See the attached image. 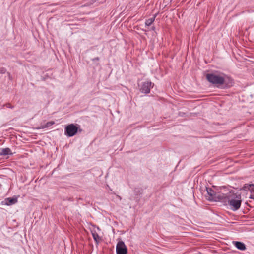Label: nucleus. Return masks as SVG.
Instances as JSON below:
<instances>
[{"label": "nucleus", "mask_w": 254, "mask_h": 254, "mask_svg": "<svg viewBox=\"0 0 254 254\" xmlns=\"http://www.w3.org/2000/svg\"><path fill=\"white\" fill-rule=\"evenodd\" d=\"M95 241H96V243H98L100 241V240H101V239H94Z\"/></svg>", "instance_id": "obj_18"}, {"label": "nucleus", "mask_w": 254, "mask_h": 254, "mask_svg": "<svg viewBox=\"0 0 254 254\" xmlns=\"http://www.w3.org/2000/svg\"><path fill=\"white\" fill-rule=\"evenodd\" d=\"M224 74H216L215 73H207L206 75L207 80L212 84L221 85L224 83Z\"/></svg>", "instance_id": "obj_2"}, {"label": "nucleus", "mask_w": 254, "mask_h": 254, "mask_svg": "<svg viewBox=\"0 0 254 254\" xmlns=\"http://www.w3.org/2000/svg\"><path fill=\"white\" fill-rule=\"evenodd\" d=\"M233 243L236 247L240 250L244 251L246 249L245 244L241 242L233 241Z\"/></svg>", "instance_id": "obj_7"}, {"label": "nucleus", "mask_w": 254, "mask_h": 254, "mask_svg": "<svg viewBox=\"0 0 254 254\" xmlns=\"http://www.w3.org/2000/svg\"><path fill=\"white\" fill-rule=\"evenodd\" d=\"M54 124H55V122L54 121L48 122L45 124L44 127H49L50 126L54 125Z\"/></svg>", "instance_id": "obj_12"}, {"label": "nucleus", "mask_w": 254, "mask_h": 254, "mask_svg": "<svg viewBox=\"0 0 254 254\" xmlns=\"http://www.w3.org/2000/svg\"><path fill=\"white\" fill-rule=\"evenodd\" d=\"M254 187V184H245L244 186V188L245 189H248V188L249 187Z\"/></svg>", "instance_id": "obj_13"}, {"label": "nucleus", "mask_w": 254, "mask_h": 254, "mask_svg": "<svg viewBox=\"0 0 254 254\" xmlns=\"http://www.w3.org/2000/svg\"><path fill=\"white\" fill-rule=\"evenodd\" d=\"M250 199H252L254 200V195H251L250 197Z\"/></svg>", "instance_id": "obj_19"}, {"label": "nucleus", "mask_w": 254, "mask_h": 254, "mask_svg": "<svg viewBox=\"0 0 254 254\" xmlns=\"http://www.w3.org/2000/svg\"><path fill=\"white\" fill-rule=\"evenodd\" d=\"M154 29H155V27H153L152 28V30H154Z\"/></svg>", "instance_id": "obj_20"}, {"label": "nucleus", "mask_w": 254, "mask_h": 254, "mask_svg": "<svg viewBox=\"0 0 254 254\" xmlns=\"http://www.w3.org/2000/svg\"><path fill=\"white\" fill-rule=\"evenodd\" d=\"M155 17L156 16H154L153 17L146 20L145 21V25L147 26L151 25V24L154 21Z\"/></svg>", "instance_id": "obj_10"}, {"label": "nucleus", "mask_w": 254, "mask_h": 254, "mask_svg": "<svg viewBox=\"0 0 254 254\" xmlns=\"http://www.w3.org/2000/svg\"><path fill=\"white\" fill-rule=\"evenodd\" d=\"M12 154L11 149L9 148H3L0 152V155H11Z\"/></svg>", "instance_id": "obj_9"}, {"label": "nucleus", "mask_w": 254, "mask_h": 254, "mask_svg": "<svg viewBox=\"0 0 254 254\" xmlns=\"http://www.w3.org/2000/svg\"><path fill=\"white\" fill-rule=\"evenodd\" d=\"M248 190L252 192H254V187H249Z\"/></svg>", "instance_id": "obj_16"}, {"label": "nucleus", "mask_w": 254, "mask_h": 254, "mask_svg": "<svg viewBox=\"0 0 254 254\" xmlns=\"http://www.w3.org/2000/svg\"><path fill=\"white\" fill-rule=\"evenodd\" d=\"M117 254H127V249L124 242L120 241L116 245Z\"/></svg>", "instance_id": "obj_5"}, {"label": "nucleus", "mask_w": 254, "mask_h": 254, "mask_svg": "<svg viewBox=\"0 0 254 254\" xmlns=\"http://www.w3.org/2000/svg\"><path fill=\"white\" fill-rule=\"evenodd\" d=\"M5 106L7 107V108H13V106L12 105H11L10 103H7L5 105Z\"/></svg>", "instance_id": "obj_15"}, {"label": "nucleus", "mask_w": 254, "mask_h": 254, "mask_svg": "<svg viewBox=\"0 0 254 254\" xmlns=\"http://www.w3.org/2000/svg\"><path fill=\"white\" fill-rule=\"evenodd\" d=\"M152 82L150 81H145L142 83L140 88V91L144 94H148L150 92Z\"/></svg>", "instance_id": "obj_6"}, {"label": "nucleus", "mask_w": 254, "mask_h": 254, "mask_svg": "<svg viewBox=\"0 0 254 254\" xmlns=\"http://www.w3.org/2000/svg\"><path fill=\"white\" fill-rule=\"evenodd\" d=\"M100 60L99 58V57H96L94 59H92V61H99Z\"/></svg>", "instance_id": "obj_17"}, {"label": "nucleus", "mask_w": 254, "mask_h": 254, "mask_svg": "<svg viewBox=\"0 0 254 254\" xmlns=\"http://www.w3.org/2000/svg\"><path fill=\"white\" fill-rule=\"evenodd\" d=\"M224 198L221 202L228 203L233 211L238 210L241 207L242 203L241 196L240 194H237L231 191L224 194Z\"/></svg>", "instance_id": "obj_1"}, {"label": "nucleus", "mask_w": 254, "mask_h": 254, "mask_svg": "<svg viewBox=\"0 0 254 254\" xmlns=\"http://www.w3.org/2000/svg\"><path fill=\"white\" fill-rule=\"evenodd\" d=\"M6 71V70L4 68H0V73H2V74L5 73Z\"/></svg>", "instance_id": "obj_14"}, {"label": "nucleus", "mask_w": 254, "mask_h": 254, "mask_svg": "<svg viewBox=\"0 0 254 254\" xmlns=\"http://www.w3.org/2000/svg\"><path fill=\"white\" fill-rule=\"evenodd\" d=\"M78 130L79 132L82 131L81 129H78L76 125L70 124L65 127L64 134L68 137H72L77 133Z\"/></svg>", "instance_id": "obj_4"}, {"label": "nucleus", "mask_w": 254, "mask_h": 254, "mask_svg": "<svg viewBox=\"0 0 254 254\" xmlns=\"http://www.w3.org/2000/svg\"><path fill=\"white\" fill-rule=\"evenodd\" d=\"M91 233L93 238H100L99 235L95 230H92Z\"/></svg>", "instance_id": "obj_11"}, {"label": "nucleus", "mask_w": 254, "mask_h": 254, "mask_svg": "<svg viewBox=\"0 0 254 254\" xmlns=\"http://www.w3.org/2000/svg\"><path fill=\"white\" fill-rule=\"evenodd\" d=\"M208 200L211 201H222L224 198V193L220 192H216L210 188H206Z\"/></svg>", "instance_id": "obj_3"}, {"label": "nucleus", "mask_w": 254, "mask_h": 254, "mask_svg": "<svg viewBox=\"0 0 254 254\" xmlns=\"http://www.w3.org/2000/svg\"><path fill=\"white\" fill-rule=\"evenodd\" d=\"M17 198L9 197L5 199V204L7 205L14 204L17 202Z\"/></svg>", "instance_id": "obj_8"}]
</instances>
